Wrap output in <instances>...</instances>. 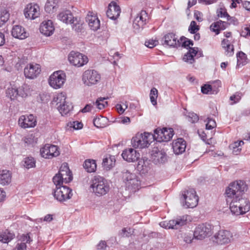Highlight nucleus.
<instances>
[{"instance_id": "nucleus-48", "label": "nucleus", "mask_w": 250, "mask_h": 250, "mask_svg": "<svg viewBox=\"0 0 250 250\" xmlns=\"http://www.w3.org/2000/svg\"><path fill=\"white\" fill-rule=\"evenodd\" d=\"M116 107L118 112L120 114H123L125 110L127 108V104H126V102L123 103L122 105L121 104H117Z\"/></svg>"}, {"instance_id": "nucleus-25", "label": "nucleus", "mask_w": 250, "mask_h": 250, "mask_svg": "<svg viewBox=\"0 0 250 250\" xmlns=\"http://www.w3.org/2000/svg\"><path fill=\"white\" fill-rule=\"evenodd\" d=\"M40 32L46 36L52 35L54 31L53 22L51 20L43 21L40 27Z\"/></svg>"}, {"instance_id": "nucleus-59", "label": "nucleus", "mask_w": 250, "mask_h": 250, "mask_svg": "<svg viewBox=\"0 0 250 250\" xmlns=\"http://www.w3.org/2000/svg\"><path fill=\"white\" fill-rule=\"evenodd\" d=\"M26 245L25 243H21L20 244H18L16 248L13 250H26Z\"/></svg>"}, {"instance_id": "nucleus-12", "label": "nucleus", "mask_w": 250, "mask_h": 250, "mask_svg": "<svg viewBox=\"0 0 250 250\" xmlns=\"http://www.w3.org/2000/svg\"><path fill=\"white\" fill-rule=\"evenodd\" d=\"M234 239L232 233L228 230H220L212 237L213 242L218 245L228 244Z\"/></svg>"}, {"instance_id": "nucleus-30", "label": "nucleus", "mask_w": 250, "mask_h": 250, "mask_svg": "<svg viewBox=\"0 0 250 250\" xmlns=\"http://www.w3.org/2000/svg\"><path fill=\"white\" fill-rule=\"evenodd\" d=\"M11 181V175L10 171L7 170L0 171V184L3 186L10 184Z\"/></svg>"}, {"instance_id": "nucleus-47", "label": "nucleus", "mask_w": 250, "mask_h": 250, "mask_svg": "<svg viewBox=\"0 0 250 250\" xmlns=\"http://www.w3.org/2000/svg\"><path fill=\"white\" fill-rule=\"evenodd\" d=\"M188 121L192 123H195L198 121V116L193 112H190L188 115Z\"/></svg>"}, {"instance_id": "nucleus-57", "label": "nucleus", "mask_w": 250, "mask_h": 250, "mask_svg": "<svg viewBox=\"0 0 250 250\" xmlns=\"http://www.w3.org/2000/svg\"><path fill=\"white\" fill-rule=\"evenodd\" d=\"M194 16L196 20L200 22L203 21V14L201 12L199 11H195L194 13Z\"/></svg>"}, {"instance_id": "nucleus-35", "label": "nucleus", "mask_w": 250, "mask_h": 250, "mask_svg": "<svg viewBox=\"0 0 250 250\" xmlns=\"http://www.w3.org/2000/svg\"><path fill=\"white\" fill-rule=\"evenodd\" d=\"M58 108L62 115H66L72 110L73 106L71 104L65 102V103H64L62 104H59Z\"/></svg>"}, {"instance_id": "nucleus-63", "label": "nucleus", "mask_w": 250, "mask_h": 250, "mask_svg": "<svg viewBox=\"0 0 250 250\" xmlns=\"http://www.w3.org/2000/svg\"><path fill=\"white\" fill-rule=\"evenodd\" d=\"M197 49H198V48L189 47V50L188 53H190L193 57H194L196 56V55L197 53V52H198Z\"/></svg>"}, {"instance_id": "nucleus-55", "label": "nucleus", "mask_w": 250, "mask_h": 250, "mask_svg": "<svg viewBox=\"0 0 250 250\" xmlns=\"http://www.w3.org/2000/svg\"><path fill=\"white\" fill-rule=\"evenodd\" d=\"M212 89L211 86L209 84H205L201 87V92L203 94H208Z\"/></svg>"}, {"instance_id": "nucleus-5", "label": "nucleus", "mask_w": 250, "mask_h": 250, "mask_svg": "<svg viewBox=\"0 0 250 250\" xmlns=\"http://www.w3.org/2000/svg\"><path fill=\"white\" fill-rule=\"evenodd\" d=\"M57 18L66 24H72V28L77 32H81L82 30V23L80 19L74 17L69 10H65L60 13L57 16Z\"/></svg>"}, {"instance_id": "nucleus-16", "label": "nucleus", "mask_w": 250, "mask_h": 250, "mask_svg": "<svg viewBox=\"0 0 250 250\" xmlns=\"http://www.w3.org/2000/svg\"><path fill=\"white\" fill-rule=\"evenodd\" d=\"M147 19V14L146 11L142 10L137 15L133 23V27L135 32H139L141 28H143L144 25L146 23Z\"/></svg>"}, {"instance_id": "nucleus-46", "label": "nucleus", "mask_w": 250, "mask_h": 250, "mask_svg": "<svg viewBox=\"0 0 250 250\" xmlns=\"http://www.w3.org/2000/svg\"><path fill=\"white\" fill-rule=\"evenodd\" d=\"M132 231L129 228H125L122 229L120 232V235L122 237H129L131 235Z\"/></svg>"}, {"instance_id": "nucleus-54", "label": "nucleus", "mask_w": 250, "mask_h": 250, "mask_svg": "<svg viewBox=\"0 0 250 250\" xmlns=\"http://www.w3.org/2000/svg\"><path fill=\"white\" fill-rule=\"evenodd\" d=\"M218 17L221 18H227L228 21H230L232 18L230 17L226 11H223L222 9H220L218 14Z\"/></svg>"}, {"instance_id": "nucleus-44", "label": "nucleus", "mask_w": 250, "mask_h": 250, "mask_svg": "<svg viewBox=\"0 0 250 250\" xmlns=\"http://www.w3.org/2000/svg\"><path fill=\"white\" fill-rule=\"evenodd\" d=\"M216 126V124L214 120L208 118L206 128L208 130L211 129Z\"/></svg>"}, {"instance_id": "nucleus-50", "label": "nucleus", "mask_w": 250, "mask_h": 250, "mask_svg": "<svg viewBox=\"0 0 250 250\" xmlns=\"http://www.w3.org/2000/svg\"><path fill=\"white\" fill-rule=\"evenodd\" d=\"M183 60L191 64L194 62V57L188 52L184 55Z\"/></svg>"}, {"instance_id": "nucleus-22", "label": "nucleus", "mask_w": 250, "mask_h": 250, "mask_svg": "<svg viewBox=\"0 0 250 250\" xmlns=\"http://www.w3.org/2000/svg\"><path fill=\"white\" fill-rule=\"evenodd\" d=\"M120 7L116 2L112 1L108 5V9L106 11L107 17L112 20H116L120 16Z\"/></svg>"}, {"instance_id": "nucleus-9", "label": "nucleus", "mask_w": 250, "mask_h": 250, "mask_svg": "<svg viewBox=\"0 0 250 250\" xmlns=\"http://www.w3.org/2000/svg\"><path fill=\"white\" fill-rule=\"evenodd\" d=\"M54 196L57 200L62 202L71 198L73 194L72 189L67 186H56L53 193Z\"/></svg>"}, {"instance_id": "nucleus-8", "label": "nucleus", "mask_w": 250, "mask_h": 250, "mask_svg": "<svg viewBox=\"0 0 250 250\" xmlns=\"http://www.w3.org/2000/svg\"><path fill=\"white\" fill-rule=\"evenodd\" d=\"M100 74L95 70H87L83 75L82 81L86 86H90L95 85L100 82Z\"/></svg>"}, {"instance_id": "nucleus-3", "label": "nucleus", "mask_w": 250, "mask_h": 250, "mask_svg": "<svg viewBox=\"0 0 250 250\" xmlns=\"http://www.w3.org/2000/svg\"><path fill=\"white\" fill-rule=\"evenodd\" d=\"M122 178L125 189L131 192H135L140 188L141 182L137 175L128 170L122 172Z\"/></svg>"}, {"instance_id": "nucleus-1", "label": "nucleus", "mask_w": 250, "mask_h": 250, "mask_svg": "<svg viewBox=\"0 0 250 250\" xmlns=\"http://www.w3.org/2000/svg\"><path fill=\"white\" fill-rule=\"evenodd\" d=\"M247 188L242 181H235L229 184L226 190L228 198L231 199L229 208L231 212L236 215L244 214L250 209V203L243 195Z\"/></svg>"}, {"instance_id": "nucleus-42", "label": "nucleus", "mask_w": 250, "mask_h": 250, "mask_svg": "<svg viewBox=\"0 0 250 250\" xmlns=\"http://www.w3.org/2000/svg\"><path fill=\"white\" fill-rule=\"evenodd\" d=\"M24 166L27 168H30L35 166V161L33 157L25 158L24 161Z\"/></svg>"}, {"instance_id": "nucleus-26", "label": "nucleus", "mask_w": 250, "mask_h": 250, "mask_svg": "<svg viewBox=\"0 0 250 250\" xmlns=\"http://www.w3.org/2000/svg\"><path fill=\"white\" fill-rule=\"evenodd\" d=\"M11 34L13 37L20 40L24 39L28 36V34L25 32L24 28L21 25L14 26Z\"/></svg>"}, {"instance_id": "nucleus-11", "label": "nucleus", "mask_w": 250, "mask_h": 250, "mask_svg": "<svg viewBox=\"0 0 250 250\" xmlns=\"http://www.w3.org/2000/svg\"><path fill=\"white\" fill-rule=\"evenodd\" d=\"M65 74L62 71L54 72L49 77V83L54 89L61 88L65 81Z\"/></svg>"}, {"instance_id": "nucleus-13", "label": "nucleus", "mask_w": 250, "mask_h": 250, "mask_svg": "<svg viewBox=\"0 0 250 250\" xmlns=\"http://www.w3.org/2000/svg\"><path fill=\"white\" fill-rule=\"evenodd\" d=\"M212 228L213 227L209 224H200L195 228L194 237L197 239L202 240L211 234Z\"/></svg>"}, {"instance_id": "nucleus-51", "label": "nucleus", "mask_w": 250, "mask_h": 250, "mask_svg": "<svg viewBox=\"0 0 250 250\" xmlns=\"http://www.w3.org/2000/svg\"><path fill=\"white\" fill-rule=\"evenodd\" d=\"M69 125L70 127H73L75 129H81L83 126V124L78 121L73 122L72 123L70 122Z\"/></svg>"}, {"instance_id": "nucleus-21", "label": "nucleus", "mask_w": 250, "mask_h": 250, "mask_svg": "<svg viewBox=\"0 0 250 250\" xmlns=\"http://www.w3.org/2000/svg\"><path fill=\"white\" fill-rule=\"evenodd\" d=\"M151 159L155 164H164L167 161V156L164 150L156 149L153 150Z\"/></svg>"}, {"instance_id": "nucleus-58", "label": "nucleus", "mask_w": 250, "mask_h": 250, "mask_svg": "<svg viewBox=\"0 0 250 250\" xmlns=\"http://www.w3.org/2000/svg\"><path fill=\"white\" fill-rule=\"evenodd\" d=\"M217 22H221V24H220V23H218V25H219L218 27H219V32L221 30H224L225 29H226V27L228 25V23L226 22V21H217Z\"/></svg>"}, {"instance_id": "nucleus-10", "label": "nucleus", "mask_w": 250, "mask_h": 250, "mask_svg": "<svg viewBox=\"0 0 250 250\" xmlns=\"http://www.w3.org/2000/svg\"><path fill=\"white\" fill-rule=\"evenodd\" d=\"M174 135L172 128H157L154 130V140H156L158 142H168Z\"/></svg>"}, {"instance_id": "nucleus-38", "label": "nucleus", "mask_w": 250, "mask_h": 250, "mask_svg": "<svg viewBox=\"0 0 250 250\" xmlns=\"http://www.w3.org/2000/svg\"><path fill=\"white\" fill-rule=\"evenodd\" d=\"M10 14L5 9L0 11V27L2 26L9 18Z\"/></svg>"}, {"instance_id": "nucleus-29", "label": "nucleus", "mask_w": 250, "mask_h": 250, "mask_svg": "<svg viewBox=\"0 0 250 250\" xmlns=\"http://www.w3.org/2000/svg\"><path fill=\"white\" fill-rule=\"evenodd\" d=\"M6 96L11 100H15L18 96H24V94L21 89H18L16 86H11L8 87L6 91Z\"/></svg>"}, {"instance_id": "nucleus-2", "label": "nucleus", "mask_w": 250, "mask_h": 250, "mask_svg": "<svg viewBox=\"0 0 250 250\" xmlns=\"http://www.w3.org/2000/svg\"><path fill=\"white\" fill-rule=\"evenodd\" d=\"M90 188L98 196L105 195L109 190V186L104 178L95 176L91 181Z\"/></svg>"}, {"instance_id": "nucleus-4", "label": "nucleus", "mask_w": 250, "mask_h": 250, "mask_svg": "<svg viewBox=\"0 0 250 250\" xmlns=\"http://www.w3.org/2000/svg\"><path fill=\"white\" fill-rule=\"evenodd\" d=\"M72 179V174L67 164L64 163L61 165L59 172L53 177V181L56 186H58L63 183H69Z\"/></svg>"}, {"instance_id": "nucleus-61", "label": "nucleus", "mask_w": 250, "mask_h": 250, "mask_svg": "<svg viewBox=\"0 0 250 250\" xmlns=\"http://www.w3.org/2000/svg\"><path fill=\"white\" fill-rule=\"evenodd\" d=\"M221 44L223 48H224V49H226V48L231 47V44L229 43V41L228 40L224 39L222 41Z\"/></svg>"}, {"instance_id": "nucleus-34", "label": "nucleus", "mask_w": 250, "mask_h": 250, "mask_svg": "<svg viewBox=\"0 0 250 250\" xmlns=\"http://www.w3.org/2000/svg\"><path fill=\"white\" fill-rule=\"evenodd\" d=\"M96 162L93 160H85L83 165L84 168L88 172H94L96 170Z\"/></svg>"}, {"instance_id": "nucleus-43", "label": "nucleus", "mask_w": 250, "mask_h": 250, "mask_svg": "<svg viewBox=\"0 0 250 250\" xmlns=\"http://www.w3.org/2000/svg\"><path fill=\"white\" fill-rule=\"evenodd\" d=\"M199 29V27L197 25L196 22L193 21L190 22L188 27V31L191 34H195Z\"/></svg>"}, {"instance_id": "nucleus-14", "label": "nucleus", "mask_w": 250, "mask_h": 250, "mask_svg": "<svg viewBox=\"0 0 250 250\" xmlns=\"http://www.w3.org/2000/svg\"><path fill=\"white\" fill-rule=\"evenodd\" d=\"M68 59L70 63L78 67L86 64L88 61L86 56L74 51L70 53Z\"/></svg>"}, {"instance_id": "nucleus-40", "label": "nucleus", "mask_w": 250, "mask_h": 250, "mask_svg": "<svg viewBox=\"0 0 250 250\" xmlns=\"http://www.w3.org/2000/svg\"><path fill=\"white\" fill-rule=\"evenodd\" d=\"M66 97L64 93H61L57 95L53 99V102L56 103V104H61L65 103Z\"/></svg>"}, {"instance_id": "nucleus-7", "label": "nucleus", "mask_w": 250, "mask_h": 250, "mask_svg": "<svg viewBox=\"0 0 250 250\" xmlns=\"http://www.w3.org/2000/svg\"><path fill=\"white\" fill-rule=\"evenodd\" d=\"M182 205L185 208H193L195 207L198 202V197L195 190L193 188L189 189L182 194L181 199Z\"/></svg>"}, {"instance_id": "nucleus-56", "label": "nucleus", "mask_w": 250, "mask_h": 250, "mask_svg": "<svg viewBox=\"0 0 250 250\" xmlns=\"http://www.w3.org/2000/svg\"><path fill=\"white\" fill-rule=\"evenodd\" d=\"M188 39L184 36H182L180 38V46L184 47L185 48H187L189 47V45L188 42H187V40Z\"/></svg>"}, {"instance_id": "nucleus-37", "label": "nucleus", "mask_w": 250, "mask_h": 250, "mask_svg": "<svg viewBox=\"0 0 250 250\" xmlns=\"http://www.w3.org/2000/svg\"><path fill=\"white\" fill-rule=\"evenodd\" d=\"M241 143L244 144L243 141H240L235 142L230 145L229 147L232 149V153L234 155H238L241 151V148L240 147Z\"/></svg>"}, {"instance_id": "nucleus-53", "label": "nucleus", "mask_w": 250, "mask_h": 250, "mask_svg": "<svg viewBox=\"0 0 250 250\" xmlns=\"http://www.w3.org/2000/svg\"><path fill=\"white\" fill-rule=\"evenodd\" d=\"M158 43V41L155 40H149L145 42V45L149 48H153Z\"/></svg>"}, {"instance_id": "nucleus-62", "label": "nucleus", "mask_w": 250, "mask_h": 250, "mask_svg": "<svg viewBox=\"0 0 250 250\" xmlns=\"http://www.w3.org/2000/svg\"><path fill=\"white\" fill-rule=\"evenodd\" d=\"M93 105H92L90 104H86L85 107L82 109L81 111L83 113H85L87 112H89L91 111L92 108L93 107Z\"/></svg>"}, {"instance_id": "nucleus-52", "label": "nucleus", "mask_w": 250, "mask_h": 250, "mask_svg": "<svg viewBox=\"0 0 250 250\" xmlns=\"http://www.w3.org/2000/svg\"><path fill=\"white\" fill-rule=\"evenodd\" d=\"M219 23H220V24H221L220 22L216 21L215 22H214L213 23H212L210 26V30L212 31L215 32L216 35H218L219 34V27H218Z\"/></svg>"}, {"instance_id": "nucleus-23", "label": "nucleus", "mask_w": 250, "mask_h": 250, "mask_svg": "<svg viewBox=\"0 0 250 250\" xmlns=\"http://www.w3.org/2000/svg\"><path fill=\"white\" fill-rule=\"evenodd\" d=\"M86 21L87 22L90 29L93 31H97L100 28V21L97 17L92 12H89L86 17Z\"/></svg>"}, {"instance_id": "nucleus-18", "label": "nucleus", "mask_w": 250, "mask_h": 250, "mask_svg": "<svg viewBox=\"0 0 250 250\" xmlns=\"http://www.w3.org/2000/svg\"><path fill=\"white\" fill-rule=\"evenodd\" d=\"M19 125L22 128H26L33 127L36 125L37 121L32 114L29 115H22L19 119Z\"/></svg>"}, {"instance_id": "nucleus-24", "label": "nucleus", "mask_w": 250, "mask_h": 250, "mask_svg": "<svg viewBox=\"0 0 250 250\" xmlns=\"http://www.w3.org/2000/svg\"><path fill=\"white\" fill-rule=\"evenodd\" d=\"M164 42L167 45L171 47L178 48L180 46V42L176 35L172 33H169L166 35L164 37Z\"/></svg>"}, {"instance_id": "nucleus-27", "label": "nucleus", "mask_w": 250, "mask_h": 250, "mask_svg": "<svg viewBox=\"0 0 250 250\" xmlns=\"http://www.w3.org/2000/svg\"><path fill=\"white\" fill-rule=\"evenodd\" d=\"M187 219L185 217L182 218H177L176 220H171L167 223V229H178L181 227L184 226L186 224Z\"/></svg>"}, {"instance_id": "nucleus-45", "label": "nucleus", "mask_w": 250, "mask_h": 250, "mask_svg": "<svg viewBox=\"0 0 250 250\" xmlns=\"http://www.w3.org/2000/svg\"><path fill=\"white\" fill-rule=\"evenodd\" d=\"M146 163H147L146 160L145 161L144 159H141L139 160L137 168L139 170H145L146 167Z\"/></svg>"}, {"instance_id": "nucleus-49", "label": "nucleus", "mask_w": 250, "mask_h": 250, "mask_svg": "<svg viewBox=\"0 0 250 250\" xmlns=\"http://www.w3.org/2000/svg\"><path fill=\"white\" fill-rule=\"evenodd\" d=\"M241 96L242 94L240 93H237L230 96L229 98L230 100L232 101H233V102L231 104L238 102L240 100Z\"/></svg>"}, {"instance_id": "nucleus-15", "label": "nucleus", "mask_w": 250, "mask_h": 250, "mask_svg": "<svg viewBox=\"0 0 250 250\" xmlns=\"http://www.w3.org/2000/svg\"><path fill=\"white\" fill-rule=\"evenodd\" d=\"M41 155L45 158L51 159L60 154L57 146L50 144L45 145L40 150Z\"/></svg>"}, {"instance_id": "nucleus-33", "label": "nucleus", "mask_w": 250, "mask_h": 250, "mask_svg": "<svg viewBox=\"0 0 250 250\" xmlns=\"http://www.w3.org/2000/svg\"><path fill=\"white\" fill-rule=\"evenodd\" d=\"M115 163V159L114 156H109L103 159L102 165L106 170L109 169Z\"/></svg>"}, {"instance_id": "nucleus-19", "label": "nucleus", "mask_w": 250, "mask_h": 250, "mask_svg": "<svg viewBox=\"0 0 250 250\" xmlns=\"http://www.w3.org/2000/svg\"><path fill=\"white\" fill-rule=\"evenodd\" d=\"M41 71L39 64L30 63L24 68V74L26 78L34 79L40 73Z\"/></svg>"}, {"instance_id": "nucleus-39", "label": "nucleus", "mask_w": 250, "mask_h": 250, "mask_svg": "<svg viewBox=\"0 0 250 250\" xmlns=\"http://www.w3.org/2000/svg\"><path fill=\"white\" fill-rule=\"evenodd\" d=\"M108 99L107 98H99L96 101L95 103H93V105L96 104V106L99 109L104 108L107 105V102L104 101L105 100Z\"/></svg>"}, {"instance_id": "nucleus-36", "label": "nucleus", "mask_w": 250, "mask_h": 250, "mask_svg": "<svg viewBox=\"0 0 250 250\" xmlns=\"http://www.w3.org/2000/svg\"><path fill=\"white\" fill-rule=\"evenodd\" d=\"M59 0H47L45 5V10L47 12L51 13L57 7Z\"/></svg>"}, {"instance_id": "nucleus-41", "label": "nucleus", "mask_w": 250, "mask_h": 250, "mask_svg": "<svg viewBox=\"0 0 250 250\" xmlns=\"http://www.w3.org/2000/svg\"><path fill=\"white\" fill-rule=\"evenodd\" d=\"M237 65H240L245 64L246 60V54L242 51L239 52L237 54Z\"/></svg>"}, {"instance_id": "nucleus-17", "label": "nucleus", "mask_w": 250, "mask_h": 250, "mask_svg": "<svg viewBox=\"0 0 250 250\" xmlns=\"http://www.w3.org/2000/svg\"><path fill=\"white\" fill-rule=\"evenodd\" d=\"M40 7L36 4L29 3L24 10V14L26 18L31 20L38 18L40 14Z\"/></svg>"}, {"instance_id": "nucleus-32", "label": "nucleus", "mask_w": 250, "mask_h": 250, "mask_svg": "<svg viewBox=\"0 0 250 250\" xmlns=\"http://www.w3.org/2000/svg\"><path fill=\"white\" fill-rule=\"evenodd\" d=\"M107 118L103 116L96 118L93 120V124L94 125L98 128L104 127L107 125Z\"/></svg>"}, {"instance_id": "nucleus-60", "label": "nucleus", "mask_w": 250, "mask_h": 250, "mask_svg": "<svg viewBox=\"0 0 250 250\" xmlns=\"http://www.w3.org/2000/svg\"><path fill=\"white\" fill-rule=\"evenodd\" d=\"M225 49L226 55L230 56L233 54L234 53V48L233 45H231L230 48H226Z\"/></svg>"}, {"instance_id": "nucleus-6", "label": "nucleus", "mask_w": 250, "mask_h": 250, "mask_svg": "<svg viewBox=\"0 0 250 250\" xmlns=\"http://www.w3.org/2000/svg\"><path fill=\"white\" fill-rule=\"evenodd\" d=\"M153 141H154V136L152 134L144 132L138 133L133 137L131 144L135 148H143L147 147Z\"/></svg>"}, {"instance_id": "nucleus-64", "label": "nucleus", "mask_w": 250, "mask_h": 250, "mask_svg": "<svg viewBox=\"0 0 250 250\" xmlns=\"http://www.w3.org/2000/svg\"><path fill=\"white\" fill-rule=\"evenodd\" d=\"M97 247L98 250H103L106 247V243L105 241H101Z\"/></svg>"}, {"instance_id": "nucleus-28", "label": "nucleus", "mask_w": 250, "mask_h": 250, "mask_svg": "<svg viewBox=\"0 0 250 250\" xmlns=\"http://www.w3.org/2000/svg\"><path fill=\"white\" fill-rule=\"evenodd\" d=\"M186 143L182 138L177 139L173 143L172 148L173 151L176 154H180L185 151Z\"/></svg>"}, {"instance_id": "nucleus-20", "label": "nucleus", "mask_w": 250, "mask_h": 250, "mask_svg": "<svg viewBox=\"0 0 250 250\" xmlns=\"http://www.w3.org/2000/svg\"><path fill=\"white\" fill-rule=\"evenodd\" d=\"M140 153L132 148L125 149L122 154L123 158L128 162H134L138 160Z\"/></svg>"}, {"instance_id": "nucleus-31", "label": "nucleus", "mask_w": 250, "mask_h": 250, "mask_svg": "<svg viewBox=\"0 0 250 250\" xmlns=\"http://www.w3.org/2000/svg\"><path fill=\"white\" fill-rule=\"evenodd\" d=\"M15 237V234L8 229L0 232V241L7 243Z\"/></svg>"}]
</instances>
